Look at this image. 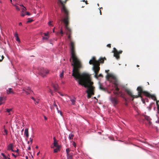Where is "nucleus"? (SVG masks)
<instances>
[{"mask_svg":"<svg viewBox=\"0 0 159 159\" xmlns=\"http://www.w3.org/2000/svg\"><path fill=\"white\" fill-rule=\"evenodd\" d=\"M58 3L61 4V11L64 13L65 15V17L63 19L60 20L58 21L59 23L60 21H63L65 25V28L66 31V34L68 35V38L70 41V49L71 53V58L72 59L73 63L71 65L74 67H80L82 66L80 61L77 57L75 53V44L74 42L71 40V35L72 34V30L69 27V12L68 10L66 8L63 2L61 0H59Z\"/></svg>","mask_w":159,"mask_h":159,"instance_id":"nucleus-1","label":"nucleus"},{"mask_svg":"<svg viewBox=\"0 0 159 159\" xmlns=\"http://www.w3.org/2000/svg\"><path fill=\"white\" fill-rule=\"evenodd\" d=\"M80 67H74L72 70V75L77 80L79 84L84 86L85 88H87L86 93H87V98H90L92 95L94 94L95 87L93 85V82L91 81L90 75L86 73H80Z\"/></svg>","mask_w":159,"mask_h":159,"instance_id":"nucleus-2","label":"nucleus"},{"mask_svg":"<svg viewBox=\"0 0 159 159\" xmlns=\"http://www.w3.org/2000/svg\"><path fill=\"white\" fill-rule=\"evenodd\" d=\"M137 90L138 91V95H133V94L132 96V97L133 98L132 101H133L134 98H137L139 97L142 98V94L149 98H151L153 100H156L155 96L154 95L151 94L149 92L146 91H143L142 87H138L137 88Z\"/></svg>","mask_w":159,"mask_h":159,"instance_id":"nucleus-3","label":"nucleus"},{"mask_svg":"<svg viewBox=\"0 0 159 159\" xmlns=\"http://www.w3.org/2000/svg\"><path fill=\"white\" fill-rule=\"evenodd\" d=\"M90 65H93V70L95 73L94 76L96 78H98V74L100 69L99 67V61H96L95 57H93L92 59L89 61Z\"/></svg>","mask_w":159,"mask_h":159,"instance_id":"nucleus-4","label":"nucleus"},{"mask_svg":"<svg viewBox=\"0 0 159 159\" xmlns=\"http://www.w3.org/2000/svg\"><path fill=\"white\" fill-rule=\"evenodd\" d=\"M49 70L47 69L42 68L39 70V73L42 77H44L46 76V75L49 73Z\"/></svg>","mask_w":159,"mask_h":159,"instance_id":"nucleus-5","label":"nucleus"},{"mask_svg":"<svg viewBox=\"0 0 159 159\" xmlns=\"http://www.w3.org/2000/svg\"><path fill=\"white\" fill-rule=\"evenodd\" d=\"M113 49L114 50L112 51V52L114 53V56L116 57L117 60L119 59L120 58L119 54H121L122 52V51H120L118 52L115 48H114Z\"/></svg>","mask_w":159,"mask_h":159,"instance_id":"nucleus-6","label":"nucleus"},{"mask_svg":"<svg viewBox=\"0 0 159 159\" xmlns=\"http://www.w3.org/2000/svg\"><path fill=\"white\" fill-rule=\"evenodd\" d=\"M110 100L114 106H116L119 103L118 100L116 97H111Z\"/></svg>","mask_w":159,"mask_h":159,"instance_id":"nucleus-7","label":"nucleus"},{"mask_svg":"<svg viewBox=\"0 0 159 159\" xmlns=\"http://www.w3.org/2000/svg\"><path fill=\"white\" fill-rule=\"evenodd\" d=\"M109 70H105L106 72L108 73L107 77V79H109L111 78L113 80H116V77L111 74H109Z\"/></svg>","mask_w":159,"mask_h":159,"instance_id":"nucleus-8","label":"nucleus"},{"mask_svg":"<svg viewBox=\"0 0 159 159\" xmlns=\"http://www.w3.org/2000/svg\"><path fill=\"white\" fill-rule=\"evenodd\" d=\"M23 92L24 93H25L27 94H30L31 92V90L30 89V88H25L23 89Z\"/></svg>","mask_w":159,"mask_h":159,"instance_id":"nucleus-9","label":"nucleus"},{"mask_svg":"<svg viewBox=\"0 0 159 159\" xmlns=\"http://www.w3.org/2000/svg\"><path fill=\"white\" fill-rule=\"evenodd\" d=\"M13 146L12 143H10L8 146L7 147V150H11L12 152H14V150H13Z\"/></svg>","mask_w":159,"mask_h":159,"instance_id":"nucleus-10","label":"nucleus"},{"mask_svg":"<svg viewBox=\"0 0 159 159\" xmlns=\"http://www.w3.org/2000/svg\"><path fill=\"white\" fill-rule=\"evenodd\" d=\"M52 86L54 88V90L57 91L58 89V86L57 84H54L52 83Z\"/></svg>","mask_w":159,"mask_h":159,"instance_id":"nucleus-11","label":"nucleus"},{"mask_svg":"<svg viewBox=\"0 0 159 159\" xmlns=\"http://www.w3.org/2000/svg\"><path fill=\"white\" fill-rule=\"evenodd\" d=\"M144 119L147 120L148 122V123L149 125H150L151 124V122L150 121V118L149 117L145 116H144Z\"/></svg>","mask_w":159,"mask_h":159,"instance_id":"nucleus-12","label":"nucleus"},{"mask_svg":"<svg viewBox=\"0 0 159 159\" xmlns=\"http://www.w3.org/2000/svg\"><path fill=\"white\" fill-rule=\"evenodd\" d=\"M63 34H64V33H63V30H62V26H61V28L60 32H57V33L56 34L57 35H58L60 34H61V36H62Z\"/></svg>","mask_w":159,"mask_h":159,"instance_id":"nucleus-13","label":"nucleus"},{"mask_svg":"<svg viewBox=\"0 0 159 159\" xmlns=\"http://www.w3.org/2000/svg\"><path fill=\"white\" fill-rule=\"evenodd\" d=\"M24 135L26 136V137L28 138L29 137L28 129H25L24 132Z\"/></svg>","mask_w":159,"mask_h":159,"instance_id":"nucleus-14","label":"nucleus"},{"mask_svg":"<svg viewBox=\"0 0 159 159\" xmlns=\"http://www.w3.org/2000/svg\"><path fill=\"white\" fill-rule=\"evenodd\" d=\"M75 100L76 98H70V101H71L73 105H75Z\"/></svg>","mask_w":159,"mask_h":159,"instance_id":"nucleus-15","label":"nucleus"},{"mask_svg":"<svg viewBox=\"0 0 159 159\" xmlns=\"http://www.w3.org/2000/svg\"><path fill=\"white\" fill-rule=\"evenodd\" d=\"M67 159H72V153H70L69 154H67Z\"/></svg>","mask_w":159,"mask_h":159,"instance_id":"nucleus-16","label":"nucleus"},{"mask_svg":"<svg viewBox=\"0 0 159 159\" xmlns=\"http://www.w3.org/2000/svg\"><path fill=\"white\" fill-rule=\"evenodd\" d=\"M7 93L8 94H9L11 93H14L12 91V89L11 88H9L8 90H7Z\"/></svg>","mask_w":159,"mask_h":159,"instance_id":"nucleus-17","label":"nucleus"},{"mask_svg":"<svg viewBox=\"0 0 159 159\" xmlns=\"http://www.w3.org/2000/svg\"><path fill=\"white\" fill-rule=\"evenodd\" d=\"M105 59L106 60V58L104 57V58H102V57H101L98 61H99V63H103L104 62V60ZM97 61H98L97 60Z\"/></svg>","mask_w":159,"mask_h":159,"instance_id":"nucleus-18","label":"nucleus"},{"mask_svg":"<svg viewBox=\"0 0 159 159\" xmlns=\"http://www.w3.org/2000/svg\"><path fill=\"white\" fill-rule=\"evenodd\" d=\"M126 92L131 97H132V96L133 95V94H132V93L131 91H130L129 90L127 89V90H126Z\"/></svg>","mask_w":159,"mask_h":159,"instance_id":"nucleus-19","label":"nucleus"},{"mask_svg":"<svg viewBox=\"0 0 159 159\" xmlns=\"http://www.w3.org/2000/svg\"><path fill=\"white\" fill-rule=\"evenodd\" d=\"M155 97L156 100H154L156 101V104H157V109L159 112V105L158 103V102H159V101L158 100H157L155 96Z\"/></svg>","mask_w":159,"mask_h":159,"instance_id":"nucleus-20","label":"nucleus"},{"mask_svg":"<svg viewBox=\"0 0 159 159\" xmlns=\"http://www.w3.org/2000/svg\"><path fill=\"white\" fill-rule=\"evenodd\" d=\"M57 147V148H56L54 150V152H55V153L57 152H58V151H59V150H60V149H59V148H60V146H58V147Z\"/></svg>","mask_w":159,"mask_h":159,"instance_id":"nucleus-21","label":"nucleus"},{"mask_svg":"<svg viewBox=\"0 0 159 159\" xmlns=\"http://www.w3.org/2000/svg\"><path fill=\"white\" fill-rule=\"evenodd\" d=\"M1 155L3 157L4 159H10V158L7 157H6L3 153H1Z\"/></svg>","mask_w":159,"mask_h":159,"instance_id":"nucleus-22","label":"nucleus"},{"mask_svg":"<svg viewBox=\"0 0 159 159\" xmlns=\"http://www.w3.org/2000/svg\"><path fill=\"white\" fill-rule=\"evenodd\" d=\"M99 88L101 90H102L103 91H105L106 90V89L105 88H104L102 85L100 84V86H99Z\"/></svg>","mask_w":159,"mask_h":159,"instance_id":"nucleus-23","label":"nucleus"},{"mask_svg":"<svg viewBox=\"0 0 159 159\" xmlns=\"http://www.w3.org/2000/svg\"><path fill=\"white\" fill-rule=\"evenodd\" d=\"M74 135L72 134H70L69 136V139L70 140H71L73 139Z\"/></svg>","mask_w":159,"mask_h":159,"instance_id":"nucleus-24","label":"nucleus"},{"mask_svg":"<svg viewBox=\"0 0 159 159\" xmlns=\"http://www.w3.org/2000/svg\"><path fill=\"white\" fill-rule=\"evenodd\" d=\"M53 144L54 146L56 147L60 146H59L58 145V143L57 141H54Z\"/></svg>","mask_w":159,"mask_h":159,"instance_id":"nucleus-25","label":"nucleus"},{"mask_svg":"<svg viewBox=\"0 0 159 159\" xmlns=\"http://www.w3.org/2000/svg\"><path fill=\"white\" fill-rule=\"evenodd\" d=\"M13 6H14L15 7H16V9L17 11H19L20 10V9H19V7H18L17 6H16V5H14V4H13Z\"/></svg>","mask_w":159,"mask_h":159,"instance_id":"nucleus-26","label":"nucleus"},{"mask_svg":"<svg viewBox=\"0 0 159 159\" xmlns=\"http://www.w3.org/2000/svg\"><path fill=\"white\" fill-rule=\"evenodd\" d=\"M3 98L2 97H0V105H2V101L3 100Z\"/></svg>","mask_w":159,"mask_h":159,"instance_id":"nucleus-27","label":"nucleus"},{"mask_svg":"<svg viewBox=\"0 0 159 159\" xmlns=\"http://www.w3.org/2000/svg\"><path fill=\"white\" fill-rule=\"evenodd\" d=\"M66 152L67 153V154H70L69 153L70 152V150L69 149V148H68L66 149Z\"/></svg>","mask_w":159,"mask_h":159,"instance_id":"nucleus-28","label":"nucleus"},{"mask_svg":"<svg viewBox=\"0 0 159 159\" xmlns=\"http://www.w3.org/2000/svg\"><path fill=\"white\" fill-rule=\"evenodd\" d=\"M141 100L143 103H145V100L143 98V95H142V98H141Z\"/></svg>","mask_w":159,"mask_h":159,"instance_id":"nucleus-29","label":"nucleus"},{"mask_svg":"<svg viewBox=\"0 0 159 159\" xmlns=\"http://www.w3.org/2000/svg\"><path fill=\"white\" fill-rule=\"evenodd\" d=\"M12 110V109H6V111L8 112V113H9Z\"/></svg>","mask_w":159,"mask_h":159,"instance_id":"nucleus-30","label":"nucleus"},{"mask_svg":"<svg viewBox=\"0 0 159 159\" xmlns=\"http://www.w3.org/2000/svg\"><path fill=\"white\" fill-rule=\"evenodd\" d=\"M63 75H64V73L63 71L62 73H61V74L60 75V76L61 78H62L63 76Z\"/></svg>","mask_w":159,"mask_h":159,"instance_id":"nucleus-31","label":"nucleus"},{"mask_svg":"<svg viewBox=\"0 0 159 159\" xmlns=\"http://www.w3.org/2000/svg\"><path fill=\"white\" fill-rule=\"evenodd\" d=\"M33 20H30V18L28 19V20L27 21V23H30L33 21Z\"/></svg>","mask_w":159,"mask_h":159,"instance_id":"nucleus-32","label":"nucleus"},{"mask_svg":"<svg viewBox=\"0 0 159 159\" xmlns=\"http://www.w3.org/2000/svg\"><path fill=\"white\" fill-rule=\"evenodd\" d=\"M26 10V8L25 7H24L23 8H22V12H24Z\"/></svg>","mask_w":159,"mask_h":159,"instance_id":"nucleus-33","label":"nucleus"},{"mask_svg":"<svg viewBox=\"0 0 159 159\" xmlns=\"http://www.w3.org/2000/svg\"><path fill=\"white\" fill-rule=\"evenodd\" d=\"M115 87H116V89H115L116 91H119V89L118 88V87L116 85V86Z\"/></svg>","mask_w":159,"mask_h":159,"instance_id":"nucleus-34","label":"nucleus"},{"mask_svg":"<svg viewBox=\"0 0 159 159\" xmlns=\"http://www.w3.org/2000/svg\"><path fill=\"white\" fill-rule=\"evenodd\" d=\"M14 36L16 38L18 37V33L17 32H16L15 34H14Z\"/></svg>","mask_w":159,"mask_h":159,"instance_id":"nucleus-35","label":"nucleus"},{"mask_svg":"<svg viewBox=\"0 0 159 159\" xmlns=\"http://www.w3.org/2000/svg\"><path fill=\"white\" fill-rule=\"evenodd\" d=\"M16 40L18 42H20V39L19 38V37H16Z\"/></svg>","mask_w":159,"mask_h":159,"instance_id":"nucleus-36","label":"nucleus"},{"mask_svg":"<svg viewBox=\"0 0 159 159\" xmlns=\"http://www.w3.org/2000/svg\"><path fill=\"white\" fill-rule=\"evenodd\" d=\"M53 105L54 106L56 107L57 109L58 110V108L57 107V106L56 105V104L55 103V102H54Z\"/></svg>","mask_w":159,"mask_h":159,"instance_id":"nucleus-37","label":"nucleus"},{"mask_svg":"<svg viewBox=\"0 0 159 159\" xmlns=\"http://www.w3.org/2000/svg\"><path fill=\"white\" fill-rule=\"evenodd\" d=\"M43 39H46V40H47L48 38V36H47L46 37H43Z\"/></svg>","mask_w":159,"mask_h":159,"instance_id":"nucleus-38","label":"nucleus"},{"mask_svg":"<svg viewBox=\"0 0 159 159\" xmlns=\"http://www.w3.org/2000/svg\"><path fill=\"white\" fill-rule=\"evenodd\" d=\"M48 32L47 33H44L43 34L45 36H47L48 35Z\"/></svg>","mask_w":159,"mask_h":159,"instance_id":"nucleus-39","label":"nucleus"},{"mask_svg":"<svg viewBox=\"0 0 159 159\" xmlns=\"http://www.w3.org/2000/svg\"><path fill=\"white\" fill-rule=\"evenodd\" d=\"M113 93H114V94H117V95L119 94V93L117 92H116L115 91H114Z\"/></svg>","mask_w":159,"mask_h":159,"instance_id":"nucleus-40","label":"nucleus"},{"mask_svg":"<svg viewBox=\"0 0 159 159\" xmlns=\"http://www.w3.org/2000/svg\"><path fill=\"white\" fill-rule=\"evenodd\" d=\"M111 45L110 44H108L107 45V47H108V48H111Z\"/></svg>","mask_w":159,"mask_h":159,"instance_id":"nucleus-41","label":"nucleus"},{"mask_svg":"<svg viewBox=\"0 0 159 159\" xmlns=\"http://www.w3.org/2000/svg\"><path fill=\"white\" fill-rule=\"evenodd\" d=\"M4 132L5 133V134H6V135L7 134V130L6 129H5L4 130Z\"/></svg>","mask_w":159,"mask_h":159,"instance_id":"nucleus-42","label":"nucleus"},{"mask_svg":"<svg viewBox=\"0 0 159 159\" xmlns=\"http://www.w3.org/2000/svg\"><path fill=\"white\" fill-rule=\"evenodd\" d=\"M73 145L75 148L76 146V143L75 142H73L72 143Z\"/></svg>","mask_w":159,"mask_h":159,"instance_id":"nucleus-43","label":"nucleus"},{"mask_svg":"<svg viewBox=\"0 0 159 159\" xmlns=\"http://www.w3.org/2000/svg\"><path fill=\"white\" fill-rule=\"evenodd\" d=\"M30 142L32 144L33 142V139L31 138H30Z\"/></svg>","mask_w":159,"mask_h":159,"instance_id":"nucleus-44","label":"nucleus"},{"mask_svg":"<svg viewBox=\"0 0 159 159\" xmlns=\"http://www.w3.org/2000/svg\"><path fill=\"white\" fill-rule=\"evenodd\" d=\"M12 155L14 156L15 158H16V157H17V155H15L14 153H12Z\"/></svg>","mask_w":159,"mask_h":159,"instance_id":"nucleus-45","label":"nucleus"},{"mask_svg":"<svg viewBox=\"0 0 159 159\" xmlns=\"http://www.w3.org/2000/svg\"><path fill=\"white\" fill-rule=\"evenodd\" d=\"M98 77H103V76L102 74H100L99 75H98Z\"/></svg>","mask_w":159,"mask_h":159,"instance_id":"nucleus-46","label":"nucleus"},{"mask_svg":"<svg viewBox=\"0 0 159 159\" xmlns=\"http://www.w3.org/2000/svg\"><path fill=\"white\" fill-rule=\"evenodd\" d=\"M26 15L28 16L30 15V14L28 12H26Z\"/></svg>","mask_w":159,"mask_h":159,"instance_id":"nucleus-47","label":"nucleus"},{"mask_svg":"<svg viewBox=\"0 0 159 159\" xmlns=\"http://www.w3.org/2000/svg\"><path fill=\"white\" fill-rule=\"evenodd\" d=\"M51 21H49L48 22V24L49 25H52L51 24Z\"/></svg>","mask_w":159,"mask_h":159,"instance_id":"nucleus-48","label":"nucleus"},{"mask_svg":"<svg viewBox=\"0 0 159 159\" xmlns=\"http://www.w3.org/2000/svg\"><path fill=\"white\" fill-rule=\"evenodd\" d=\"M34 102H35V104L38 103L39 102V101H37H37L35 100V101H34Z\"/></svg>","mask_w":159,"mask_h":159,"instance_id":"nucleus-49","label":"nucleus"},{"mask_svg":"<svg viewBox=\"0 0 159 159\" xmlns=\"http://www.w3.org/2000/svg\"><path fill=\"white\" fill-rule=\"evenodd\" d=\"M21 16L22 17H24V16H25V14H23V13H22L21 14Z\"/></svg>","mask_w":159,"mask_h":159,"instance_id":"nucleus-50","label":"nucleus"},{"mask_svg":"<svg viewBox=\"0 0 159 159\" xmlns=\"http://www.w3.org/2000/svg\"><path fill=\"white\" fill-rule=\"evenodd\" d=\"M58 113L59 112L60 113V114H61V115H62V112L61 111L58 110Z\"/></svg>","mask_w":159,"mask_h":159,"instance_id":"nucleus-51","label":"nucleus"},{"mask_svg":"<svg viewBox=\"0 0 159 159\" xmlns=\"http://www.w3.org/2000/svg\"><path fill=\"white\" fill-rule=\"evenodd\" d=\"M18 151L19 150L18 149H17L16 150L14 151V152H16L18 153Z\"/></svg>","mask_w":159,"mask_h":159,"instance_id":"nucleus-52","label":"nucleus"},{"mask_svg":"<svg viewBox=\"0 0 159 159\" xmlns=\"http://www.w3.org/2000/svg\"><path fill=\"white\" fill-rule=\"evenodd\" d=\"M31 99H32L33 100H34V101H35V98L33 97H32L31 98Z\"/></svg>","mask_w":159,"mask_h":159,"instance_id":"nucleus-53","label":"nucleus"},{"mask_svg":"<svg viewBox=\"0 0 159 159\" xmlns=\"http://www.w3.org/2000/svg\"><path fill=\"white\" fill-rule=\"evenodd\" d=\"M101 8L102 9V8H100V9H100V15H102V12H101V9H100Z\"/></svg>","mask_w":159,"mask_h":159,"instance_id":"nucleus-54","label":"nucleus"},{"mask_svg":"<svg viewBox=\"0 0 159 159\" xmlns=\"http://www.w3.org/2000/svg\"><path fill=\"white\" fill-rule=\"evenodd\" d=\"M53 140H54V141H56V139L55 138V137H54L53 138Z\"/></svg>","mask_w":159,"mask_h":159,"instance_id":"nucleus-55","label":"nucleus"},{"mask_svg":"<svg viewBox=\"0 0 159 159\" xmlns=\"http://www.w3.org/2000/svg\"><path fill=\"white\" fill-rule=\"evenodd\" d=\"M4 56L3 55H2V59H4Z\"/></svg>","mask_w":159,"mask_h":159,"instance_id":"nucleus-56","label":"nucleus"},{"mask_svg":"<svg viewBox=\"0 0 159 159\" xmlns=\"http://www.w3.org/2000/svg\"><path fill=\"white\" fill-rule=\"evenodd\" d=\"M19 25H22V23L21 22H20L19 24Z\"/></svg>","mask_w":159,"mask_h":159,"instance_id":"nucleus-57","label":"nucleus"},{"mask_svg":"<svg viewBox=\"0 0 159 159\" xmlns=\"http://www.w3.org/2000/svg\"><path fill=\"white\" fill-rule=\"evenodd\" d=\"M52 31L53 33L55 32V28H54L53 29Z\"/></svg>","mask_w":159,"mask_h":159,"instance_id":"nucleus-58","label":"nucleus"},{"mask_svg":"<svg viewBox=\"0 0 159 159\" xmlns=\"http://www.w3.org/2000/svg\"><path fill=\"white\" fill-rule=\"evenodd\" d=\"M28 149L29 150H30L31 149V148H30V147H29L28 148Z\"/></svg>","mask_w":159,"mask_h":159,"instance_id":"nucleus-59","label":"nucleus"},{"mask_svg":"<svg viewBox=\"0 0 159 159\" xmlns=\"http://www.w3.org/2000/svg\"><path fill=\"white\" fill-rule=\"evenodd\" d=\"M20 6L21 7H24V6L23 5V4L20 5Z\"/></svg>","mask_w":159,"mask_h":159,"instance_id":"nucleus-60","label":"nucleus"},{"mask_svg":"<svg viewBox=\"0 0 159 159\" xmlns=\"http://www.w3.org/2000/svg\"><path fill=\"white\" fill-rule=\"evenodd\" d=\"M44 118L46 120H47V118L45 116H44Z\"/></svg>","mask_w":159,"mask_h":159,"instance_id":"nucleus-61","label":"nucleus"},{"mask_svg":"<svg viewBox=\"0 0 159 159\" xmlns=\"http://www.w3.org/2000/svg\"><path fill=\"white\" fill-rule=\"evenodd\" d=\"M123 98L126 101H127L125 97H124Z\"/></svg>","mask_w":159,"mask_h":159,"instance_id":"nucleus-62","label":"nucleus"},{"mask_svg":"<svg viewBox=\"0 0 159 159\" xmlns=\"http://www.w3.org/2000/svg\"><path fill=\"white\" fill-rule=\"evenodd\" d=\"M35 148L36 149H38V146H36L35 147Z\"/></svg>","mask_w":159,"mask_h":159,"instance_id":"nucleus-63","label":"nucleus"},{"mask_svg":"<svg viewBox=\"0 0 159 159\" xmlns=\"http://www.w3.org/2000/svg\"><path fill=\"white\" fill-rule=\"evenodd\" d=\"M25 158H26V159H28V157L27 156H26L25 157Z\"/></svg>","mask_w":159,"mask_h":159,"instance_id":"nucleus-64","label":"nucleus"}]
</instances>
